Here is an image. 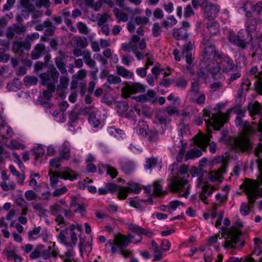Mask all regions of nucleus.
Listing matches in <instances>:
<instances>
[{
    "label": "nucleus",
    "mask_w": 262,
    "mask_h": 262,
    "mask_svg": "<svg viewBox=\"0 0 262 262\" xmlns=\"http://www.w3.org/2000/svg\"><path fill=\"white\" fill-rule=\"evenodd\" d=\"M121 169L125 174H129L135 169L136 166L134 162L130 160H124L120 163Z\"/></svg>",
    "instance_id": "obj_22"
},
{
    "label": "nucleus",
    "mask_w": 262,
    "mask_h": 262,
    "mask_svg": "<svg viewBox=\"0 0 262 262\" xmlns=\"http://www.w3.org/2000/svg\"><path fill=\"white\" fill-rule=\"evenodd\" d=\"M153 190L154 194L160 195L163 194L162 187L160 184L159 181L155 182L153 185H151Z\"/></svg>",
    "instance_id": "obj_46"
},
{
    "label": "nucleus",
    "mask_w": 262,
    "mask_h": 262,
    "mask_svg": "<svg viewBox=\"0 0 262 262\" xmlns=\"http://www.w3.org/2000/svg\"><path fill=\"white\" fill-rule=\"evenodd\" d=\"M94 35H90L88 36V39L91 43V47L94 52H98L100 51V43L97 41H94Z\"/></svg>",
    "instance_id": "obj_45"
},
{
    "label": "nucleus",
    "mask_w": 262,
    "mask_h": 262,
    "mask_svg": "<svg viewBox=\"0 0 262 262\" xmlns=\"http://www.w3.org/2000/svg\"><path fill=\"white\" fill-rule=\"evenodd\" d=\"M59 156H61L65 160H68L69 158L70 149L66 145H63L61 147V149L59 150Z\"/></svg>",
    "instance_id": "obj_47"
},
{
    "label": "nucleus",
    "mask_w": 262,
    "mask_h": 262,
    "mask_svg": "<svg viewBox=\"0 0 262 262\" xmlns=\"http://www.w3.org/2000/svg\"><path fill=\"white\" fill-rule=\"evenodd\" d=\"M212 137L210 133L207 134H200L195 136L194 142L196 145L201 148L202 150L206 151L207 146L209 145V151L212 154L216 152L217 145L214 142H210V139Z\"/></svg>",
    "instance_id": "obj_8"
},
{
    "label": "nucleus",
    "mask_w": 262,
    "mask_h": 262,
    "mask_svg": "<svg viewBox=\"0 0 262 262\" xmlns=\"http://www.w3.org/2000/svg\"><path fill=\"white\" fill-rule=\"evenodd\" d=\"M13 135L12 129L7 124L0 126V135L3 139L11 137Z\"/></svg>",
    "instance_id": "obj_27"
},
{
    "label": "nucleus",
    "mask_w": 262,
    "mask_h": 262,
    "mask_svg": "<svg viewBox=\"0 0 262 262\" xmlns=\"http://www.w3.org/2000/svg\"><path fill=\"white\" fill-rule=\"evenodd\" d=\"M59 73L54 66L49 67L48 70L39 75L40 84L42 85L49 86L53 85L56 86L55 84L58 82Z\"/></svg>",
    "instance_id": "obj_9"
},
{
    "label": "nucleus",
    "mask_w": 262,
    "mask_h": 262,
    "mask_svg": "<svg viewBox=\"0 0 262 262\" xmlns=\"http://www.w3.org/2000/svg\"><path fill=\"white\" fill-rule=\"evenodd\" d=\"M47 90L42 92V95H40L37 99L39 104L46 108H50L52 104L50 102L51 98L52 97L53 93L56 90V86L53 85L46 86Z\"/></svg>",
    "instance_id": "obj_10"
},
{
    "label": "nucleus",
    "mask_w": 262,
    "mask_h": 262,
    "mask_svg": "<svg viewBox=\"0 0 262 262\" xmlns=\"http://www.w3.org/2000/svg\"><path fill=\"white\" fill-rule=\"evenodd\" d=\"M242 8L246 13L249 12L252 15L254 13L259 15L262 11V1L254 5L251 1H248L244 3Z\"/></svg>",
    "instance_id": "obj_17"
},
{
    "label": "nucleus",
    "mask_w": 262,
    "mask_h": 262,
    "mask_svg": "<svg viewBox=\"0 0 262 262\" xmlns=\"http://www.w3.org/2000/svg\"><path fill=\"white\" fill-rule=\"evenodd\" d=\"M159 140L158 133L156 130H151L148 135V140L150 142H156Z\"/></svg>",
    "instance_id": "obj_61"
},
{
    "label": "nucleus",
    "mask_w": 262,
    "mask_h": 262,
    "mask_svg": "<svg viewBox=\"0 0 262 262\" xmlns=\"http://www.w3.org/2000/svg\"><path fill=\"white\" fill-rule=\"evenodd\" d=\"M107 80L109 84H118L121 82V78L113 75H108L107 77Z\"/></svg>",
    "instance_id": "obj_54"
},
{
    "label": "nucleus",
    "mask_w": 262,
    "mask_h": 262,
    "mask_svg": "<svg viewBox=\"0 0 262 262\" xmlns=\"http://www.w3.org/2000/svg\"><path fill=\"white\" fill-rule=\"evenodd\" d=\"M49 52V48H47L44 43H37L32 51L31 57L33 60H37L41 56L45 57L47 55H51Z\"/></svg>",
    "instance_id": "obj_14"
},
{
    "label": "nucleus",
    "mask_w": 262,
    "mask_h": 262,
    "mask_svg": "<svg viewBox=\"0 0 262 262\" xmlns=\"http://www.w3.org/2000/svg\"><path fill=\"white\" fill-rule=\"evenodd\" d=\"M228 39L230 42L242 49H245L247 46L246 41L244 39L241 38L238 35H236L233 32H229Z\"/></svg>",
    "instance_id": "obj_19"
},
{
    "label": "nucleus",
    "mask_w": 262,
    "mask_h": 262,
    "mask_svg": "<svg viewBox=\"0 0 262 262\" xmlns=\"http://www.w3.org/2000/svg\"><path fill=\"white\" fill-rule=\"evenodd\" d=\"M157 163L158 160L157 158L154 157L147 158L146 160L144 167L145 169L151 170L156 167Z\"/></svg>",
    "instance_id": "obj_40"
},
{
    "label": "nucleus",
    "mask_w": 262,
    "mask_h": 262,
    "mask_svg": "<svg viewBox=\"0 0 262 262\" xmlns=\"http://www.w3.org/2000/svg\"><path fill=\"white\" fill-rule=\"evenodd\" d=\"M128 193L129 192L126 187H120L118 189V197L120 199H125L126 198Z\"/></svg>",
    "instance_id": "obj_60"
},
{
    "label": "nucleus",
    "mask_w": 262,
    "mask_h": 262,
    "mask_svg": "<svg viewBox=\"0 0 262 262\" xmlns=\"http://www.w3.org/2000/svg\"><path fill=\"white\" fill-rule=\"evenodd\" d=\"M202 8L204 9L205 17L208 20L216 17L220 11V7L212 3L207 4Z\"/></svg>",
    "instance_id": "obj_15"
},
{
    "label": "nucleus",
    "mask_w": 262,
    "mask_h": 262,
    "mask_svg": "<svg viewBox=\"0 0 262 262\" xmlns=\"http://www.w3.org/2000/svg\"><path fill=\"white\" fill-rule=\"evenodd\" d=\"M213 42L214 40L210 36H204L202 41V44L204 48L202 57L201 59V62L200 64L201 68H208L209 66H211V64L213 63V58H216L217 54H221L216 52Z\"/></svg>",
    "instance_id": "obj_4"
},
{
    "label": "nucleus",
    "mask_w": 262,
    "mask_h": 262,
    "mask_svg": "<svg viewBox=\"0 0 262 262\" xmlns=\"http://www.w3.org/2000/svg\"><path fill=\"white\" fill-rule=\"evenodd\" d=\"M236 227H232L227 231V237L223 245L224 247L226 249L242 248L245 245V242L244 241H241L239 238L242 233L241 231L237 228L243 227V223L236 222Z\"/></svg>",
    "instance_id": "obj_5"
},
{
    "label": "nucleus",
    "mask_w": 262,
    "mask_h": 262,
    "mask_svg": "<svg viewBox=\"0 0 262 262\" xmlns=\"http://www.w3.org/2000/svg\"><path fill=\"white\" fill-rule=\"evenodd\" d=\"M210 66H209L208 68H203L204 69H206L207 71H209L212 76V77L214 79H216V76L217 74H218L220 70H221V68H220V66L219 67H213L210 68Z\"/></svg>",
    "instance_id": "obj_53"
},
{
    "label": "nucleus",
    "mask_w": 262,
    "mask_h": 262,
    "mask_svg": "<svg viewBox=\"0 0 262 262\" xmlns=\"http://www.w3.org/2000/svg\"><path fill=\"white\" fill-rule=\"evenodd\" d=\"M116 68L117 74L123 78H131L133 76L132 72H130L123 66H116Z\"/></svg>",
    "instance_id": "obj_31"
},
{
    "label": "nucleus",
    "mask_w": 262,
    "mask_h": 262,
    "mask_svg": "<svg viewBox=\"0 0 262 262\" xmlns=\"http://www.w3.org/2000/svg\"><path fill=\"white\" fill-rule=\"evenodd\" d=\"M202 155V152L201 150L194 148L187 152L185 157V161H188L189 159H193L200 157Z\"/></svg>",
    "instance_id": "obj_30"
},
{
    "label": "nucleus",
    "mask_w": 262,
    "mask_h": 262,
    "mask_svg": "<svg viewBox=\"0 0 262 262\" xmlns=\"http://www.w3.org/2000/svg\"><path fill=\"white\" fill-rule=\"evenodd\" d=\"M167 19H169L170 21L164 20L162 23V26L164 28L172 27L177 23V20L173 15H170L168 16L167 17Z\"/></svg>",
    "instance_id": "obj_49"
},
{
    "label": "nucleus",
    "mask_w": 262,
    "mask_h": 262,
    "mask_svg": "<svg viewBox=\"0 0 262 262\" xmlns=\"http://www.w3.org/2000/svg\"><path fill=\"white\" fill-rule=\"evenodd\" d=\"M51 58V55H47L46 57H45L44 58V62H36L34 64V72L35 73H37L39 71L42 70L45 68H46L49 64V62Z\"/></svg>",
    "instance_id": "obj_29"
},
{
    "label": "nucleus",
    "mask_w": 262,
    "mask_h": 262,
    "mask_svg": "<svg viewBox=\"0 0 262 262\" xmlns=\"http://www.w3.org/2000/svg\"><path fill=\"white\" fill-rule=\"evenodd\" d=\"M155 122L160 124H165L166 123L165 115L162 112L157 113L155 117Z\"/></svg>",
    "instance_id": "obj_50"
},
{
    "label": "nucleus",
    "mask_w": 262,
    "mask_h": 262,
    "mask_svg": "<svg viewBox=\"0 0 262 262\" xmlns=\"http://www.w3.org/2000/svg\"><path fill=\"white\" fill-rule=\"evenodd\" d=\"M137 46L134 42H130V41L128 43L124 42L121 45V49L126 52H130V51L133 52Z\"/></svg>",
    "instance_id": "obj_48"
},
{
    "label": "nucleus",
    "mask_w": 262,
    "mask_h": 262,
    "mask_svg": "<svg viewBox=\"0 0 262 262\" xmlns=\"http://www.w3.org/2000/svg\"><path fill=\"white\" fill-rule=\"evenodd\" d=\"M247 108L251 117L262 113V107L258 101H255L254 103H249Z\"/></svg>",
    "instance_id": "obj_24"
},
{
    "label": "nucleus",
    "mask_w": 262,
    "mask_h": 262,
    "mask_svg": "<svg viewBox=\"0 0 262 262\" xmlns=\"http://www.w3.org/2000/svg\"><path fill=\"white\" fill-rule=\"evenodd\" d=\"M51 211L54 215H57L56 221L60 224H64L63 217L60 214L63 213L66 217L71 216V211L65 209L59 204H56L51 206Z\"/></svg>",
    "instance_id": "obj_13"
},
{
    "label": "nucleus",
    "mask_w": 262,
    "mask_h": 262,
    "mask_svg": "<svg viewBox=\"0 0 262 262\" xmlns=\"http://www.w3.org/2000/svg\"><path fill=\"white\" fill-rule=\"evenodd\" d=\"M45 28L47 29L45 31L44 36L41 37V39H43L44 37L53 36L54 35L55 31L57 29L49 18L43 21L42 24L36 25L35 27V30L39 31L43 30Z\"/></svg>",
    "instance_id": "obj_12"
},
{
    "label": "nucleus",
    "mask_w": 262,
    "mask_h": 262,
    "mask_svg": "<svg viewBox=\"0 0 262 262\" xmlns=\"http://www.w3.org/2000/svg\"><path fill=\"white\" fill-rule=\"evenodd\" d=\"M55 63L59 70V71L62 73H65L67 72V69L66 68V64L62 59L60 58H55Z\"/></svg>",
    "instance_id": "obj_41"
},
{
    "label": "nucleus",
    "mask_w": 262,
    "mask_h": 262,
    "mask_svg": "<svg viewBox=\"0 0 262 262\" xmlns=\"http://www.w3.org/2000/svg\"><path fill=\"white\" fill-rule=\"evenodd\" d=\"M248 199L249 200L248 198ZM248 202L249 204L246 202H244L242 203L241 205L240 212L243 215L246 216L248 215L250 212L251 208L253 207L254 203L252 204L249 202V200Z\"/></svg>",
    "instance_id": "obj_35"
},
{
    "label": "nucleus",
    "mask_w": 262,
    "mask_h": 262,
    "mask_svg": "<svg viewBox=\"0 0 262 262\" xmlns=\"http://www.w3.org/2000/svg\"><path fill=\"white\" fill-rule=\"evenodd\" d=\"M257 127L258 131L261 132V136L259 139L258 146L254 150V154L255 156L260 157H262V116L260 118V120L257 125Z\"/></svg>",
    "instance_id": "obj_26"
},
{
    "label": "nucleus",
    "mask_w": 262,
    "mask_h": 262,
    "mask_svg": "<svg viewBox=\"0 0 262 262\" xmlns=\"http://www.w3.org/2000/svg\"><path fill=\"white\" fill-rule=\"evenodd\" d=\"M33 150L36 161L41 158L45 153V149L41 146H38L37 147L34 148Z\"/></svg>",
    "instance_id": "obj_37"
},
{
    "label": "nucleus",
    "mask_w": 262,
    "mask_h": 262,
    "mask_svg": "<svg viewBox=\"0 0 262 262\" xmlns=\"http://www.w3.org/2000/svg\"><path fill=\"white\" fill-rule=\"evenodd\" d=\"M71 211V215L73 212H81L82 211V205L79 203L78 199L76 196L72 198L71 204L70 206Z\"/></svg>",
    "instance_id": "obj_25"
},
{
    "label": "nucleus",
    "mask_w": 262,
    "mask_h": 262,
    "mask_svg": "<svg viewBox=\"0 0 262 262\" xmlns=\"http://www.w3.org/2000/svg\"><path fill=\"white\" fill-rule=\"evenodd\" d=\"M207 28L209 34L216 35L220 32V26L216 22H211L207 24Z\"/></svg>",
    "instance_id": "obj_33"
},
{
    "label": "nucleus",
    "mask_w": 262,
    "mask_h": 262,
    "mask_svg": "<svg viewBox=\"0 0 262 262\" xmlns=\"http://www.w3.org/2000/svg\"><path fill=\"white\" fill-rule=\"evenodd\" d=\"M80 115V110L77 111L73 110L69 112L70 120L72 123H75L79 119Z\"/></svg>",
    "instance_id": "obj_52"
},
{
    "label": "nucleus",
    "mask_w": 262,
    "mask_h": 262,
    "mask_svg": "<svg viewBox=\"0 0 262 262\" xmlns=\"http://www.w3.org/2000/svg\"><path fill=\"white\" fill-rule=\"evenodd\" d=\"M128 229L138 236L140 235L141 227L138 225L131 224L129 225Z\"/></svg>",
    "instance_id": "obj_63"
},
{
    "label": "nucleus",
    "mask_w": 262,
    "mask_h": 262,
    "mask_svg": "<svg viewBox=\"0 0 262 262\" xmlns=\"http://www.w3.org/2000/svg\"><path fill=\"white\" fill-rule=\"evenodd\" d=\"M109 15L104 13L103 14H98L97 18L98 19L97 25L98 26H101L104 25V24L107 21Z\"/></svg>",
    "instance_id": "obj_51"
},
{
    "label": "nucleus",
    "mask_w": 262,
    "mask_h": 262,
    "mask_svg": "<svg viewBox=\"0 0 262 262\" xmlns=\"http://www.w3.org/2000/svg\"><path fill=\"white\" fill-rule=\"evenodd\" d=\"M172 35L177 40L186 39L188 36L187 31L186 29H182V28L174 29Z\"/></svg>",
    "instance_id": "obj_28"
},
{
    "label": "nucleus",
    "mask_w": 262,
    "mask_h": 262,
    "mask_svg": "<svg viewBox=\"0 0 262 262\" xmlns=\"http://www.w3.org/2000/svg\"><path fill=\"white\" fill-rule=\"evenodd\" d=\"M89 123L94 127H97L100 123V120L97 117L96 114L89 115L88 118Z\"/></svg>",
    "instance_id": "obj_43"
},
{
    "label": "nucleus",
    "mask_w": 262,
    "mask_h": 262,
    "mask_svg": "<svg viewBox=\"0 0 262 262\" xmlns=\"http://www.w3.org/2000/svg\"><path fill=\"white\" fill-rule=\"evenodd\" d=\"M13 28L15 33L17 35H21L26 31V27L24 25H13Z\"/></svg>",
    "instance_id": "obj_57"
},
{
    "label": "nucleus",
    "mask_w": 262,
    "mask_h": 262,
    "mask_svg": "<svg viewBox=\"0 0 262 262\" xmlns=\"http://www.w3.org/2000/svg\"><path fill=\"white\" fill-rule=\"evenodd\" d=\"M135 23L137 25H145L149 21V19L147 17L137 16L134 19Z\"/></svg>",
    "instance_id": "obj_58"
},
{
    "label": "nucleus",
    "mask_w": 262,
    "mask_h": 262,
    "mask_svg": "<svg viewBox=\"0 0 262 262\" xmlns=\"http://www.w3.org/2000/svg\"><path fill=\"white\" fill-rule=\"evenodd\" d=\"M129 244V241L126 238V236L122 234H118L115 238V245H116L119 249H121L127 247Z\"/></svg>",
    "instance_id": "obj_23"
},
{
    "label": "nucleus",
    "mask_w": 262,
    "mask_h": 262,
    "mask_svg": "<svg viewBox=\"0 0 262 262\" xmlns=\"http://www.w3.org/2000/svg\"><path fill=\"white\" fill-rule=\"evenodd\" d=\"M116 109L119 114H123L128 109L127 102L124 101L118 103L116 106Z\"/></svg>",
    "instance_id": "obj_44"
},
{
    "label": "nucleus",
    "mask_w": 262,
    "mask_h": 262,
    "mask_svg": "<svg viewBox=\"0 0 262 262\" xmlns=\"http://www.w3.org/2000/svg\"><path fill=\"white\" fill-rule=\"evenodd\" d=\"M161 27L158 23H155L152 27V34L154 37H158L161 34Z\"/></svg>",
    "instance_id": "obj_56"
},
{
    "label": "nucleus",
    "mask_w": 262,
    "mask_h": 262,
    "mask_svg": "<svg viewBox=\"0 0 262 262\" xmlns=\"http://www.w3.org/2000/svg\"><path fill=\"white\" fill-rule=\"evenodd\" d=\"M128 187H126L128 192H134L135 193H138L141 190V188L139 186L137 183L133 181H129L128 183Z\"/></svg>",
    "instance_id": "obj_39"
},
{
    "label": "nucleus",
    "mask_w": 262,
    "mask_h": 262,
    "mask_svg": "<svg viewBox=\"0 0 262 262\" xmlns=\"http://www.w3.org/2000/svg\"><path fill=\"white\" fill-rule=\"evenodd\" d=\"M69 79L67 77L61 76L60 79V84L56 88L57 93L60 97H63L66 95V90L69 85Z\"/></svg>",
    "instance_id": "obj_20"
},
{
    "label": "nucleus",
    "mask_w": 262,
    "mask_h": 262,
    "mask_svg": "<svg viewBox=\"0 0 262 262\" xmlns=\"http://www.w3.org/2000/svg\"><path fill=\"white\" fill-rule=\"evenodd\" d=\"M83 59L85 64L90 68H94L96 65V62L92 59L91 53L89 51H83Z\"/></svg>",
    "instance_id": "obj_32"
},
{
    "label": "nucleus",
    "mask_w": 262,
    "mask_h": 262,
    "mask_svg": "<svg viewBox=\"0 0 262 262\" xmlns=\"http://www.w3.org/2000/svg\"><path fill=\"white\" fill-rule=\"evenodd\" d=\"M241 77V73L238 70L235 73H231L230 77L228 79V84H230L232 82L239 78Z\"/></svg>",
    "instance_id": "obj_59"
},
{
    "label": "nucleus",
    "mask_w": 262,
    "mask_h": 262,
    "mask_svg": "<svg viewBox=\"0 0 262 262\" xmlns=\"http://www.w3.org/2000/svg\"><path fill=\"white\" fill-rule=\"evenodd\" d=\"M247 20L246 21V29L248 32H254L256 30L258 19L256 17H254L250 12L246 13Z\"/></svg>",
    "instance_id": "obj_18"
},
{
    "label": "nucleus",
    "mask_w": 262,
    "mask_h": 262,
    "mask_svg": "<svg viewBox=\"0 0 262 262\" xmlns=\"http://www.w3.org/2000/svg\"><path fill=\"white\" fill-rule=\"evenodd\" d=\"M261 157H257L258 159L256 160L260 171V179L257 181L245 179L244 183L241 185V188L245 189L249 201L252 204L262 196V159H260Z\"/></svg>",
    "instance_id": "obj_3"
},
{
    "label": "nucleus",
    "mask_w": 262,
    "mask_h": 262,
    "mask_svg": "<svg viewBox=\"0 0 262 262\" xmlns=\"http://www.w3.org/2000/svg\"><path fill=\"white\" fill-rule=\"evenodd\" d=\"M25 196L28 201H32L37 198V194L33 190L26 191Z\"/></svg>",
    "instance_id": "obj_62"
},
{
    "label": "nucleus",
    "mask_w": 262,
    "mask_h": 262,
    "mask_svg": "<svg viewBox=\"0 0 262 262\" xmlns=\"http://www.w3.org/2000/svg\"><path fill=\"white\" fill-rule=\"evenodd\" d=\"M204 259L205 262H211L213 259L212 251L208 249L206 250L204 256Z\"/></svg>",
    "instance_id": "obj_64"
},
{
    "label": "nucleus",
    "mask_w": 262,
    "mask_h": 262,
    "mask_svg": "<svg viewBox=\"0 0 262 262\" xmlns=\"http://www.w3.org/2000/svg\"><path fill=\"white\" fill-rule=\"evenodd\" d=\"M177 166V164L173 163L170 166L173 175L170 183V189L172 192L179 193V196L187 198L189 194L190 187L187 179L189 176L188 174V167L183 164L174 172V168Z\"/></svg>",
    "instance_id": "obj_1"
},
{
    "label": "nucleus",
    "mask_w": 262,
    "mask_h": 262,
    "mask_svg": "<svg viewBox=\"0 0 262 262\" xmlns=\"http://www.w3.org/2000/svg\"><path fill=\"white\" fill-rule=\"evenodd\" d=\"M216 58L220 60V68L224 73L231 72L235 67L233 60L227 55L223 53L217 54Z\"/></svg>",
    "instance_id": "obj_11"
},
{
    "label": "nucleus",
    "mask_w": 262,
    "mask_h": 262,
    "mask_svg": "<svg viewBox=\"0 0 262 262\" xmlns=\"http://www.w3.org/2000/svg\"><path fill=\"white\" fill-rule=\"evenodd\" d=\"M145 91L144 85L140 83L136 82L129 85L127 89L123 88L122 92L125 98L129 97L130 94L137 93H143Z\"/></svg>",
    "instance_id": "obj_16"
},
{
    "label": "nucleus",
    "mask_w": 262,
    "mask_h": 262,
    "mask_svg": "<svg viewBox=\"0 0 262 262\" xmlns=\"http://www.w3.org/2000/svg\"><path fill=\"white\" fill-rule=\"evenodd\" d=\"M214 189V187L210 185L204 184L202 187V190L199 194L200 199L205 203H207L206 201V199L208 196L212 194Z\"/></svg>",
    "instance_id": "obj_21"
},
{
    "label": "nucleus",
    "mask_w": 262,
    "mask_h": 262,
    "mask_svg": "<svg viewBox=\"0 0 262 262\" xmlns=\"http://www.w3.org/2000/svg\"><path fill=\"white\" fill-rule=\"evenodd\" d=\"M113 12L116 16L117 22H126L127 21L128 16L126 13L121 12L118 8L114 9Z\"/></svg>",
    "instance_id": "obj_34"
},
{
    "label": "nucleus",
    "mask_w": 262,
    "mask_h": 262,
    "mask_svg": "<svg viewBox=\"0 0 262 262\" xmlns=\"http://www.w3.org/2000/svg\"><path fill=\"white\" fill-rule=\"evenodd\" d=\"M187 80L183 77H180L174 81V86L181 89H185L187 85Z\"/></svg>",
    "instance_id": "obj_42"
},
{
    "label": "nucleus",
    "mask_w": 262,
    "mask_h": 262,
    "mask_svg": "<svg viewBox=\"0 0 262 262\" xmlns=\"http://www.w3.org/2000/svg\"><path fill=\"white\" fill-rule=\"evenodd\" d=\"M101 167L106 170V173L110 175L112 178H115L118 175L117 169L109 165H102Z\"/></svg>",
    "instance_id": "obj_36"
},
{
    "label": "nucleus",
    "mask_w": 262,
    "mask_h": 262,
    "mask_svg": "<svg viewBox=\"0 0 262 262\" xmlns=\"http://www.w3.org/2000/svg\"><path fill=\"white\" fill-rule=\"evenodd\" d=\"M24 84L26 86L36 85L38 82V78L35 76H26L24 78Z\"/></svg>",
    "instance_id": "obj_38"
},
{
    "label": "nucleus",
    "mask_w": 262,
    "mask_h": 262,
    "mask_svg": "<svg viewBox=\"0 0 262 262\" xmlns=\"http://www.w3.org/2000/svg\"><path fill=\"white\" fill-rule=\"evenodd\" d=\"M243 129L238 137H230L228 143L231 148L236 152H248L252 149L253 143L250 136L254 133V129L250 125L249 122H243Z\"/></svg>",
    "instance_id": "obj_2"
},
{
    "label": "nucleus",
    "mask_w": 262,
    "mask_h": 262,
    "mask_svg": "<svg viewBox=\"0 0 262 262\" xmlns=\"http://www.w3.org/2000/svg\"><path fill=\"white\" fill-rule=\"evenodd\" d=\"M204 117H209L208 119H204L206 124L207 127L209 126H213L216 130H219L221 127L224 126L225 122L228 121V117L227 115L219 111L217 114H212L210 117V112L207 110H204Z\"/></svg>",
    "instance_id": "obj_7"
},
{
    "label": "nucleus",
    "mask_w": 262,
    "mask_h": 262,
    "mask_svg": "<svg viewBox=\"0 0 262 262\" xmlns=\"http://www.w3.org/2000/svg\"><path fill=\"white\" fill-rule=\"evenodd\" d=\"M75 230V225H71L68 228L60 231L57 236L58 239L67 247L73 248L76 245L77 242V236L74 232Z\"/></svg>",
    "instance_id": "obj_6"
},
{
    "label": "nucleus",
    "mask_w": 262,
    "mask_h": 262,
    "mask_svg": "<svg viewBox=\"0 0 262 262\" xmlns=\"http://www.w3.org/2000/svg\"><path fill=\"white\" fill-rule=\"evenodd\" d=\"M77 174L73 171H70L67 172H63L61 178L64 179H69L73 180L77 179Z\"/></svg>",
    "instance_id": "obj_55"
}]
</instances>
